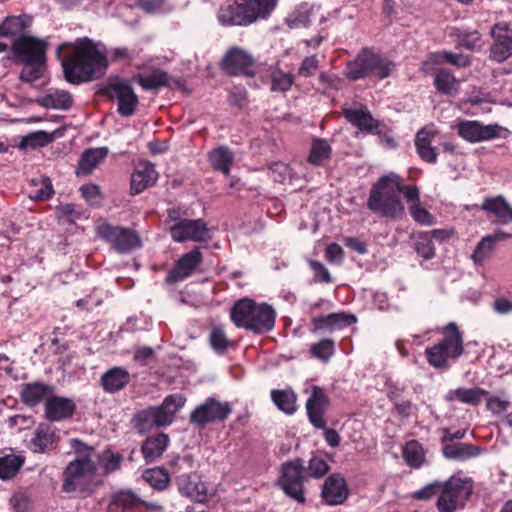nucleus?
I'll list each match as a JSON object with an SVG mask.
<instances>
[{"label": "nucleus", "mask_w": 512, "mask_h": 512, "mask_svg": "<svg viewBox=\"0 0 512 512\" xmlns=\"http://www.w3.org/2000/svg\"><path fill=\"white\" fill-rule=\"evenodd\" d=\"M65 50L62 69L65 80L79 85L93 79L96 73V43L83 37L73 43H64L58 48V55Z\"/></svg>", "instance_id": "obj_1"}, {"label": "nucleus", "mask_w": 512, "mask_h": 512, "mask_svg": "<svg viewBox=\"0 0 512 512\" xmlns=\"http://www.w3.org/2000/svg\"><path fill=\"white\" fill-rule=\"evenodd\" d=\"M70 447L74 450L76 458L63 471L62 489L66 493H90L93 491L95 476V464L91 459L94 447L77 438L70 439Z\"/></svg>", "instance_id": "obj_2"}, {"label": "nucleus", "mask_w": 512, "mask_h": 512, "mask_svg": "<svg viewBox=\"0 0 512 512\" xmlns=\"http://www.w3.org/2000/svg\"><path fill=\"white\" fill-rule=\"evenodd\" d=\"M406 187H413V185H404L396 173L391 172L382 176L371 189L367 201L368 208L383 217L401 218L405 210L400 193L405 196L404 188Z\"/></svg>", "instance_id": "obj_3"}, {"label": "nucleus", "mask_w": 512, "mask_h": 512, "mask_svg": "<svg viewBox=\"0 0 512 512\" xmlns=\"http://www.w3.org/2000/svg\"><path fill=\"white\" fill-rule=\"evenodd\" d=\"M47 49L46 40L32 35L12 43L11 52L15 62L23 65L19 75L22 82L32 83L44 75Z\"/></svg>", "instance_id": "obj_4"}, {"label": "nucleus", "mask_w": 512, "mask_h": 512, "mask_svg": "<svg viewBox=\"0 0 512 512\" xmlns=\"http://www.w3.org/2000/svg\"><path fill=\"white\" fill-rule=\"evenodd\" d=\"M278 0H236L220 6L218 22L224 27L249 26L268 19Z\"/></svg>", "instance_id": "obj_5"}, {"label": "nucleus", "mask_w": 512, "mask_h": 512, "mask_svg": "<svg viewBox=\"0 0 512 512\" xmlns=\"http://www.w3.org/2000/svg\"><path fill=\"white\" fill-rule=\"evenodd\" d=\"M276 313L272 306L256 304L250 299H242L235 303L231 310V320L239 327L258 334L268 332L275 325Z\"/></svg>", "instance_id": "obj_6"}, {"label": "nucleus", "mask_w": 512, "mask_h": 512, "mask_svg": "<svg viewBox=\"0 0 512 512\" xmlns=\"http://www.w3.org/2000/svg\"><path fill=\"white\" fill-rule=\"evenodd\" d=\"M464 353L463 337L454 322L443 328L442 340L426 348L427 362L438 370H448L450 363L456 361Z\"/></svg>", "instance_id": "obj_7"}, {"label": "nucleus", "mask_w": 512, "mask_h": 512, "mask_svg": "<svg viewBox=\"0 0 512 512\" xmlns=\"http://www.w3.org/2000/svg\"><path fill=\"white\" fill-rule=\"evenodd\" d=\"M393 67L394 64L380 54L363 49L353 61L347 64L345 75L353 81L368 76L384 79L391 74Z\"/></svg>", "instance_id": "obj_8"}, {"label": "nucleus", "mask_w": 512, "mask_h": 512, "mask_svg": "<svg viewBox=\"0 0 512 512\" xmlns=\"http://www.w3.org/2000/svg\"><path fill=\"white\" fill-rule=\"evenodd\" d=\"M98 94L105 95L118 102L117 111L123 117L132 116L139 104V99L131 83L119 76H111L98 85Z\"/></svg>", "instance_id": "obj_9"}, {"label": "nucleus", "mask_w": 512, "mask_h": 512, "mask_svg": "<svg viewBox=\"0 0 512 512\" xmlns=\"http://www.w3.org/2000/svg\"><path fill=\"white\" fill-rule=\"evenodd\" d=\"M472 489L470 478L461 477L459 474L451 476L444 483H440L437 508L441 512H454L459 506H463Z\"/></svg>", "instance_id": "obj_10"}, {"label": "nucleus", "mask_w": 512, "mask_h": 512, "mask_svg": "<svg viewBox=\"0 0 512 512\" xmlns=\"http://www.w3.org/2000/svg\"><path fill=\"white\" fill-rule=\"evenodd\" d=\"M98 237L110 243L119 253H129L142 245L139 235L128 228L111 226L106 222L98 223Z\"/></svg>", "instance_id": "obj_11"}, {"label": "nucleus", "mask_w": 512, "mask_h": 512, "mask_svg": "<svg viewBox=\"0 0 512 512\" xmlns=\"http://www.w3.org/2000/svg\"><path fill=\"white\" fill-rule=\"evenodd\" d=\"M306 480L304 463L300 458L283 463L279 485L286 495L298 502H304L303 483Z\"/></svg>", "instance_id": "obj_12"}, {"label": "nucleus", "mask_w": 512, "mask_h": 512, "mask_svg": "<svg viewBox=\"0 0 512 512\" xmlns=\"http://www.w3.org/2000/svg\"><path fill=\"white\" fill-rule=\"evenodd\" d=\"M231 412L232 408L229 403L208 398L192 411L190 422L203 427L208 423L226 420Z\"/></svg>", "instance_id": "obj_13"}, {"label": "nucleus", "mask_w": 512, "mask_h": 512, "mask_svg": "<svg viewBox=\"0 0 512 512\" xmlns=\"http://www.w3.org/2000/svg\"><path fill=\"white\" fill-rule=\"evenodd\" d=\"M455 127L459 136L471 143L499 138L501 133L506 131L498 124L484 125L474 120L459 121Z\"/></svg>", "instance_id": "obj_14"}, {"label": "nucleus", "mask_w": 512, "mask_h": 512, "mask_svg": "<svg viewBox=\"0 0 512 512\" xmlns=\"http://www.w3.org/2000/svg\"><path fill=\"white\" fill-rule=\"evenodd\" d=\"M494 40L490 48V58L498 63L512 56V22H499L491 28Z\"/></svg>", "instance_id": "obj_15"}, {"label": "nucleus", "mask_w": 512, "mask_h": 512, "mask_svg": "<svg viewBox=\"0 0 512 512\" xmlns=\"http://www.w3.org/2000/svg\"><path fill=\"white\" fill-rule=\"evenodd\" d=\"M170 234L175 242H201L208 238L207 224L202 219H183L170 227Z\"/></svg>", "instance_id": "obj_16"}, {"label": "nucleus", "mask_w": 512, "mask_h": 512, "mask_svg": "<svg viewBox=\"0 0 512 512\" xmlns=\"http://www.w3.org/2000/svg\"><path fill=\"white\" fill-rule=\"evenodd\" d=\"M176 485L181 495L196 502H206L213 495L207 483L202 481L197 474L185 473L178 476Z\"/></svg>", "instance_id": "obj_17"}, {"label": "nucleus", "mask_w": 512, "mask_h": 512, "mask_svg": "<svg viewBox=\"0 0 512 512\" xmlns=\"http://www.w3.org/2000/svg\"><path fill=\"white\" fill-rule=\"evenodd\" d=\"M222 67L229 75L253 76L254 59L245 50L234 47L226 53Z\"/></svg>", "instance_id": "obj_18"}, {"label": "nucleus", "mask_w": 512, "mask_h": 512, "mask_svg": "<svg viewBox=\"0 0 512 512\" xmlns=\"http://www.w3.org/2000/svg\"><path fill=\"white\" fill-rule=\"evenodd\" d=\"M329 406V398L325 391L314 386L309 398L306 401V411L310 423L317 429H324L326 421L324 413Z\"/></svg>", "instance_id": "obj_19"}, {"label": "nucleus", "mask_w": 512, "mask_h": 512, "mask_svg": "<svg viewBox=\"0 0 512 512\" xmlns=\"http://www.w3.org/2000/svg\"><path fill=\"white\" fill-rule=\"evenodd\" d=\"M173 419L171 412L164 410V407L159 405L139 412L135 417V426L140 433H145L153 427L168 426Z\"/></svg>", "instance_id": "obj_20"}, {"label": "nucleus", "mask_w": 512, "mask_h": 512, "mask_svg": "<svg viewBox=\"0 0 512 512\" xmlns=\"http://www.w3.org/2000/svg\"><path fill=\"white\" fill-rule=\"evenodd\" d=\"M202 262V254L199 248H194L184 254L169 271L165 282L167 284H175L183 281L192 275L197 266Z\"/></svg>", "instance_id": "obj_21"}, {"label": "nucleus", "mask_w": 512, "mask_h": 512, "mask_svg": "<svg viewBox=\"0 0 512 512\" xmlns=\"http://www.w3.org/2000/svg\"><path fill=\"white\" fill-rule=\"evenodd\" d=\"M32 25V17L26 14L7 16L0 24V37L9 38L16 42L20 38L29 36V28Z\"/></svg>", "instance_id": "obj_22"}, {"label": "nucleus", "mask_w": 512, "mask_h": 512, "mask_svg": "<svg viewBox=\"0 0 512 512\" xmlns=\"http://www.w3.org/2000/svg\"><path fill=\"white\" fill-rule=\"evenodd\" d=\"M158 179V173L154 165L148 161L137 164L131 176V193L134 195L142 193L153 186Z\"/></svg>", "instance_id": "obj_23"}, {"label": "nucleus", "mask_w": 512, "mask_h": 512, "mask_svg": "<svg viewBox=\"0 0 512 512\" xmlns=\"http://www.w3.org/2000/svg\"><path fill=\"white\" fill-rule=\"evenodd\" d=\"M444 63H449L458 68H464L468 67L471 62L469 57L462 53H454L444 50L431 53L423 62L421 69L424 73H432L435 70V66H439Z\"/></svg>", "instance_id": "obj_24"}, {"label": "nucleus", "mask_w": 512, "mask_h": 512, "mask_svg": "<svg viewBox=\"0 0 512 512\" xmlns=\"http://www.w3.org/2000/svg\"><path fill=\"white\" fill-rule=\"evenodd\" d=\"M321 496L329 505L342 504L348 497L345 479L339 474L330 475L323 484Z\"/></svg>", "instance_id": "obj_25"}, {"label": "nucleus", "mask_w": 512, "mask_h": 512, "mask_svg": "<svg viewBox=\"0 0 512 512\" xmlns=\"http://www.w3.org/2000/svg\"><path fill=\"white\" fill-rule=\"evenodd\" d=\"M438 134L433 126H426L419 130L415 137V147L419 157L427 163H436L438 153L431 144Z\"/></svg>", "instance_id": "obj_26"}, {"label": "nucleus", "mask_w": 512, "mask_h": 512, "mask_svg": "<svg viewBox=\"0 0 512 512\" xmlns=\"http://www.w3.org/2000/svg\"><path fill=\"white\" fill-rule=\"evenodd\" d=\"M404 189L405 199L413 220L421 225H433L435 221L434 216L421 205L419 188L413 185V187H406Z\"/></svg>", "instance_id": "obj_27"}, {"label": "nucleus", "mask_w": 512, "mask_h": 512, "mask_svg": "<svg viewBox=\"0 0 512 512\" xmlns=\"http://www.w3.org/2000/svg\"><path fill=\"white\" fill-rule=\"evenodd\" d=\"M345 118L359 130L371 134L379 133V122L364 107L346 108L343 111Z\"/></svg>", "instance_id": "obj_28"}, {"label": "nucleus", "mask_w": 512, "mask_h": 512, "mask_svg": "<svg viewBox=\"0 0 512 512\" xmlns=\"http://www.w3.org/2000/svg\"><path fill=\"white\" fill-rule=\"evenodd\" d=\"M133 59V52L126 47L106 48L98 42V73L105 71L110 64L129 62Z\"/></svg>", "instance_id": "obj_29"}, {"label": "nucleus", "mask_w": 512, "mask_h": 512, "mask_svg": "<svg viewBox=\"0 0 512 512\" xmlns=\"http://www.w3.org/2000/svg\"><path fill=\"white\" fill-rule=\"evenodd\" d=\"M481 209L494 215L497 222L502 225L512 223V206L502 195L485 198Z\"/></svg>", "instance_id": "obj_30"}, {"label": "nucleus", "mask_w": 512, "mask_h": 512, "mask_svg": "<svg viewBox=\"0 0 512 512\" xmlns=\"http://www.w3.org/2000/svg\"><path fill=\"white\" fill-rule=\"evenodd\" d=\"M487 395L488 392L480 387H458L456 389L449 390L445 394L444 399L447 402L458 401L462 404L477 406Z\"/></svg>", "instance_id": "obj_31"}, {"label": "nucleus", "mask_w": 512, "mask_h": 512, "mask_svg": "<svg viewBox=\"0 0 512 512\" xmlns=\"http://www.w3.org/2000/svg\"><path fill=\"white\" fill-rule=\"evenodd\" d=\"M37 103L46 109L68 110L73 103L72 95L62 89L49 88L47 92L37 98Z\"/></svg>", "instance_id": "obj_32"}, {"label": "nucleus", "mask_w": 512, "mask_h": 512, "mask_svg": "<svg viewBox=\"0 0 512 512\" xmlns=\"http://www.w3.org/2000/svg\"><path fill=\"white\" fill-rule=\"evenodd\" d=\"M356 322V317L353 315H344L338 313H331L325 316H318L313 318V332L319 331H333L342 327L351 325Z\"/></svg>", "instance_id": "obj_33"}, {"label": "nucleus", "mask_w": 512, "mask_h": 512, "mask_svg": "<svg viewBox=\"0 0 512 512\" xmlns=\"http://www.w3.org/2000/svg\"><path fill=\"white\" fill-rule=\"evenodd\" d=\"M443 456L449 460L466 461L478 457L481 449L470 443H447L442 448Z\"/></svg>", "instance_id": "obj_34"}, {"label": "nucleus", "mask_w": 512, "mask_h": 512, "mask_svg": "<svg viewBox=\"0 0 512 512\" xmlns=\"http://www.w3.org/2000/svg\"><path fill=\"white\" fill-rule=\"evenodd\" d=\"M74 409L75 405L70 399L52 397L46 402L45 414L52 421H60L70 417Z\"/></svg>", "instance_id": "obj_35"}, {"label": "nucleus", "mask_w": 512, "mask_h": 512, "mask_svg": "<svg viewBox=\"0 0 512 512\" xmlns=\"http://www.w3.org/2000/svg\"><path fill=\"white\" fill-rule=\"evenodd\" d=\"M51 392L52 387L50 385L32 382L22 385L20 397L24 404L33 407L44 400Z\"/></svg>", "instance_id": "obj_36"}, {"label": "nucleus", "mask_w": 512, "mask_h": 512, "mask_svg": "<svg viewBox=\"0 0 512 512\" xmlns=\"http://www.w3.org/2000/svg\"><path fill=\"white\" fill-rule=\"evenodd\" d=\"M169 442V436L164 433L147 438L141 448L145 460L151 462L161 457L166 451Z\"/></svg>", "instance_id": "obj_37"}, {"label": "nucleus", "mask_w": 512, "mask_h": 512, "mask_svg": "<svg viewBox=\"0 0 512 512\" xmlns=\"http://www.w3.org/2000/svg\"><path fill=\"white\" fill-rule=\"evenodd\" d=\"M130 381L128 371L121 367L108 370L101 378L103 388L110 393L123 389Z\"/></svg>", "instance_id": "obj_38"}, {"label": "nucleus", "mask_w": 512, "mask_h": 512, "mask_svg": "<svg viewBox=\"0 0 512 512\" xmlns=\"http://www.w3.org/2000/svg\"><path fill=\"white\" fill-rule=\"evenodd\" d=\"M431 74H434V86L438 92L444 95H453L457 92L458 80L448 70L435 66Z\"/></svg>", "instance_id": "obj_39"}, {"label": "nucleus", "mask_w": 512, "mask_h": 512, "mask_svg": "<svg viewBox=\"0 0 512 512\" xmlns=\"http://www.w3.org/2000/svg\"><path fill=\"white\" fill-rule=\"evenodd\" d=\"M209 160L215 170L227 176L234 161V154L229 148L220 146L209 153Z\"/></svg>", "instance_id": "obj_40"}, {"label": "nucleus", "mask_w": 512, "mask_h": 512, "mask_svg": "<svg viewBox=\"0 0 512 512\" xmlns=\"http://www.w3.org/2000/svg\"><path fill=\"white\" fill-rule=\"evenodd\" d=\"M24 464V458L0 450V479L13 478Z\"/></svg>", "instance_id": "obj_41"}, {"label": "nucleus", "mask_w": 512, "mask_h": 512, "mask_svg": "<svg viewBox=\"0 0 512 512\" xmlns=\"http://www.w3.org/2000/svg\"><path fill=\"white\" fill-rule=\"evenodd\" d=\"M54 441V434L49 426L41 425L39 426L33 438L30 440V448L34 452H44L48 448H50Z\"/></svg>", "instance_id": "obj_42"}, {"label": "nucleus", "mask_w": 512, "mask_h": 512, "mask_svg": "<svg viewBox=\"0 0 512 512\" xmlns=\"http://www.w3.org/2000/svg\"><path fill=\"white\" fill-rule=\"evenodd\" d=\"M134 80L144 89V90H155L160 87H164L168 85V75L164 71L156 70L151 74L143 75L139 74L134 77Z\"/></svg>", "instance_id": "obj_43"}, {"label": "nucleus", "mask_w": 512, "mask_h": 512, "mask_svg": "<svg viewBox=\"0 0 512 512\" xmlns=\"http://www.w3.org/2000/svg\"><path fill=\"white\" fill-rule=\"evenodd\" d=\"M403 458L411 468H419L425 461V452L422 445L411 440L403 448Z\"/></svg>", "instance_id": "obj_44"}, {"label": "nucleus", "mask_w": 512, "mask_h": 512, "mask_svg": "<svg viewBox=\"0 0 512 512\" xmlns=\"http://www.w3.org/2000/svg\"><path fill=\"white\" fill-rule=\"evenodd\" d=\"M271 398L284 413L291 415L296 411V395L292 390H273Z\"/></svg>", "instance_id": "obj_45"}, {"label": "nucleus", "mask_w": 512, "mask_h": 512, "mask_svg": "<svg viewBox=\"0 0 512 512\" xmlns=\"http://www.w3.org/2000/svg\"><path fill=\"white\" fill-rule=\"evenodd\" d=\"M53 140V134L39 130L24 136L20 141L19 148L23 150H34L50 144Z\"/></svg>", "instance_id": "obj_46"}, {"label": "nucleus", "mask_w": 512, "mask_h": 512, "mask_svg": "<svg viewBox=\"0 0 512 512\" xmlns=\"http://www.w3.org/2000/svg\"><path fill=\"white\" fill-rule=\"evenodd\" d=\"M331 146L324 139H314L311 146L309 163L317 166L324 165L331 156Z\"/></svg>", "instance_id": "obj_47"}, {"label": "nucleus", "mask_w": 512, "mask_h": 512, "mask_svg": "<svg viewBox=\"0 0 512 512\" xmlns=\"http://www.w3.org/2000/svg\"><path fill=\"white\" fill-rule=\"evenodd\" d=\"M142 478L151 487L162 491L167 488L170 483V475L164 468H151L143 472Z\"/></svg>", "instance_id": "obj_48"}, {"label": "nucleus", "mask_w": 512, "mask_h": 512, "mask_svg": "<svg viewBox=\"0 0 512 512\" xmlns=\"http://www.w3.org/2000/svg\"><path fill=\"white\" fill-rule=\"evenodd\" d=\"M314 9V6H309L307 3L301 4L286 19L289 28L307 27L310 24V16L313 14Z\"/></svg>", "instance_id": "obj_49"}, {"label": "nucleus", "mask_w": 512, "mask_h": 512, "mask_svg": "<svg viewBox=\"0 0 512 512\" xmlns=\"http://www.w3.org/2000/svg\"><path fill=\"white\" fill-rule=\"evenodd\" d=\"M122 460L123 458L119 453H113L109 450L104 451L98 456V472L101 470L105 475L113 473L120 469Z\"/></svg>", "instance_id": "obj_50"}, {"label": "nucleus", "mask_w": 512, "mask_h": 512, "mask_svg": "<svg viewBox=\"0 0 512 512\" xmlns=\"http://www.w3.org/2000/svg\"><path fill=\"white\" fill-rule=\"evenodd\" d=\"M209 343L212 349L218 354H224L233 345L220 326H213L209 334Z\"/></svg>", "instance_id": "obj_51"}, {"label": "nucleus", "mask_w": 512, "mask_h": 512, "mask_svg": "<svg viewBox=\"0 0 512 512\" xmlns=\"http://www.w3.org/2000/svg\"><path fill=\"white\" fill-rule=\"evenodd\" d=\"M96 168V148H89L85 150L79 161L76 169L78 177H85L90 175Z\"/></svg>", "instance_id": "obj_52"}, {"label": "nucleus", "mask_w": 512, "mask_h": 512, "mask_svg": "<svg viewBox=\"0 0 512 512\" xmlns=\"http://www.w3.org/2000/svg\"><path fill=\"white\" fill-rule=\"evenodd\" d=\"M294 83V76L289 72L274 70L271 73V90L276 92L288 91Z\"/></svg>", "instance_id": "obj_53"}, {"label": "nucleus", "mask_w": 512, "mask_h": 512, "mask_svg": "<svg viewBox=\"0 0 512 512\" xmlns=\"http://www.w3.org/2000/svg\"><path fill=\"white\" fill-rule=\"evenodd\" d=\"M311 354L322 361H328L334 354V342L331 339H323L311 345Z\"/></svg>", "instance_id": "obj_54"}, {"label": "nucleus", "mask_w": 512, "mask_h": 512, "mask_svg": "<svg viewBox=\"0 0 512 512\" xmlns=\"http://www.w3.org/2000/svg\"><path fill=\"white\" fill-rule=\"evenodd\" d=\"M493 249V240L487 237L482 238L471 256L474 264L481 265L490 256Z\"/></svg>", "instance_id": "obj_55"}, {"label": "nucleus", "mask_w": 512, "mask_h": 512, "mask_svg": "<svg viewBox=\"0 0 512 512\" xmlns=\"http://www.w3.org/2000/svg\"><path fill=\"white\" fill-rule=\"evenodd\" d=\"M458 42L468 50L481 46V35L477 30H464L458 34Z\"/></svg>", "instance_id": "obj_56"}, {"label": "nucleus", "mask_w": 512, "mask_h": 512, "mask_svg": "<svg viewBox=\"0 0 512 512\" xmlns=\"http://www.w3.org/2000/svg\"><path fill=\"white\" fill-rule=\"evenodd\" d=\"M329 471V465L327 462L319 457L313 456L308 463L307 473L310 477L320 478L324 476Z\"/></svg>", "instance_id": "obj_57"}, {"label": "nucleus", "mask_w": 512, "mask_h": 512, "mask_svg": "<svg viewBox=\"0 0 512 512\" xmlns=\"http://www.w3.org/2000/svg\"><path fill=\"white\" fill-rule=\"evenodd\" d=\"M415 249L418 255L426 260L432 259L435 255L434 245L427 235L418 238Z\"/></svg>", "instance_id": "obj_58"}, {"label": "nucleus", "mask_w": 512, "mask_h": 512, "mask_svg": "<svg viewBox=\"0 0 512 512\" xmlns=\"http://www.w3.org/2000/svg\"><path fill=\"white\" fill-rule=\"evenodd\" d=\"M185 402L186 398L181 394H172L167 396L161 405L164 407V410L166 409L168 412H171V415L174 417L184 406Z\"/></svg>", "instance_id": "obj_59"}, {"label": "nucleus", "mask_w": 512, "mask_h": 512, "mask_svg": "<svg viewBox=\"0 0 512 512\" xmlns=\"http://www.w3.org/2000/svg\"><path fill=\"white\" fill-rule=\"evenodd\" d=\"M269 170L270 176L275 182L284 183L291 177V169L285 163H274Z\"/></svg>", "instance_id": "obj_60"}, {"label": "nucleus", "mask_w": 512, "mask_h": 512, "mask_svg": "<svg viewBox=\"0 0 512 512\" xmlns=\"http://www.w3.org/2000/svg\"><path fill=\"white\" fill-rule=\"evenodd\" d=\"M509 406V401L500 396H490L487 399L486 407L493 415L504 413Z\"/></svg>", "instance_id": "obj_61"}, {"label": "nucleus", "mask_w": 512, "mask_h": 512, "mask_svg": "<svg viewBox=\"0 0 512 512\" xmlns=\"http://www.w3.org/2000/svg\"><path fill=\"white\" fill-rule=\"evenodd\" d=\"M318 64L319 61L315 55L304 58L298 70L299 75L303 77L312 76L316 72Z\"/></svg>", "instance_id": "obj_62"}, {"label": "nucleus", "mask_w": 512, "mask_h": 512, "mask_svg": "<svg viewBox=\"0 0 512 512\" xmlns=\"http://www.w3.org/2000/svg\"><path fill=\"white\" fill-rule=\"evenodd\" d=\"M114 503L124 508L133 507L137 504L138 498L131 491H121L114 496Z\"/></svg>", "instance_id": "obj_63"}, {"label": "nucleus", "mask_w": 512, "mask_h": 512, "mask_svg": "<svg viewBox=\"0 0 512 512\" xmlns=\"http://www.w3.org/2000/svg\"><path fill=\"white\" fill-rule=\"evenodd\" d=\"M56 216L61 220L74 222L76 219L75 207L71 203L61 204L56 207Z\"/></svg>", "instance_id": "obj_64"}]
</instances>
